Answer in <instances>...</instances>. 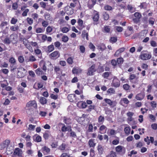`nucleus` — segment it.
<instances>
[{
	"instance_id": "obj_1",
	"label": "nucleus",
	"mask_w": 157,
	"mask_h": 157,
	"mask_svg": "<svg viewBox=\"0 0 157 157\" xmlns=\"http://www.w3.org/2000/svg\"><path fill=\"white\" fill-rule=\"evenodd\" d=\"M31 107H33L35 108H37V104L35 101H30L27 102L26 104L25 109L27 110H29V109H27L26 108H29Z\"/></svg>"
},
{
	"instance_id": "obj_2",
	"label": "nucleus",
	"mask_w": 157,
	"mask_h": 157,
	"mask_svg": "<svg viewBox=\"0 0 157 157\" xmlns=\"http://www.w3.org/2000/svg\"><path fill=\"white\" fill-rule=\"evenodd\" d=\"M22 150L21 149L17 147L15 149L13 155L17 156L20 157L22 156Z\"/></svg>"
},
{
	"instance_id": "obj_3",
	"label": "nucleus",
	"mask_w": 157,
	"mask_h": 157,
	"mask_svg": "<svg viewBox=\"0 0 157 157\" xmlns=\"http://www.w3.org/2000/svg\"><path fill=\"white\" fill-rule=\"evenodd\" d=\"M10 141L8 140H6L0 144V149L2 150L4 149L8 146Z\"/></svg>"
},
{
	"instance_id": "obj_4",
	"label": "nucleus",
	"mask_w": 157,
	"mask_h": 157,
	"mask_svg": "<svg viewBox=\"0 0 157 157\" xmlns=\"http://www.w3.org/2000/svg\"><path fill=\"white\" fill-rule=\"evenodd\" d=\"M112 84L113 86L115 87H117L120 86V82L119 81L116 77H114L113 81Z\"/></svg>"
},
{
	"instance_id": "obj_5",
	"label": "nucleus",
	"mask_w": 157,
	"mask_h": 157,
	"mask_svg": "<svg viewBox=\"0 0 157 157\" xmlns=\"http://www.w3.org/2000/svg\"><path fill=\"white\" fill-rule=\"evenodd\" d=\"M95 65H92L88 69V72L87 74L89 75H92L94 72L96 71V70L94 69Z\"/></svg>"
},
{
	"instance_id": "obj_6",
	"label": "nucleus",
	"mask_w": 157,
	"mask_h": 157,
	"mask_svg": "<svg viewBox=\"0 0 157 157\" xmlns=\"http://www.w3.org/2000/svg\"><path fill=\"white\" fill-rule=\"evenodd\" d=\"M140 58L143 60H147L150 59L151 57V55L147 53H143L140 56Z\"/></svg>"
},
{
	"instance_id": "obj_7",
	"label": "nucleus",
	"mask_w": 157,
	"mask_h": 157,
	"mask_svg": "<svg viewBox=\"0 0 157 157\" xmlns=\"http://www.w3.org/2000/svg\"><path fill=\"white\" fill-rule=\"evenodd\" d=\"M104 100L106 103L113 107L116 105V103L115 101H112L109 99L105 98L104 99Z\"/></svg>"
},
{
	"instance_id": "obj_8",
	"label": "nucleus",
	"mask_w": 157,
	"mask_h": 157,
	"mask_svg": "<svg viewBox=\"0 0 157 157\" xmlns=\"http://www.w3.org/2000/svg\"><path fill=\"white\" fill-rule=\"evenodd\" d=\"M41 150L44 155L48 154L50 151V148L46 146L43 147L41 148Z\"/></svg>"
},
{
	"instance_id": "obj_9",
	"label": "nucleus",
	"mask_w": 157,
	"mask_h": 157,
	"mask_svg": "<svg viewBox=\"0 0 157 157\" xmlns=\"http://www.w3.org/2000/svg\"><path fill=\"white\" fill-rule=\"evenodd\" d=\"M50 56L51 58H57L59 56L60 54L58 51H56L51 53Z\"/></svg>"
},
{
	"instance_id": "obj_10",
	"label": "nucleus",
	"mask_w": 157,
	"mask_h": 157,
	"mask_svg": "<svg viewBox=\"0 0 157 157\" xmlns=\"http://www.w3.org/2000/svg\"><path fill=\"white\" fill-rule=\"evenodd\" d=\"M125 48L124 47L120 48L114 54V56L116 57L118 56L119 54L123 52Z\"/></svg>"
},
{
	"instance_id": "obj_11",
	"label": "nucleus",
	"mask_w": 157,
	"mask_h": 157,
	"mask_svg": "<svg viewBox=\"0 0 157 157\" xmlns=\"http://www.w3.org/2000/svg\"><path fill=\"white\" fill-rule=\"evenodd\" d=\"M97 149L98 151V153L100 155L103 154L104 151V148L101 145L99 144L98 145Z\"/></svg>"
},
{
	"instance_id": "obj_12",
	"label": "nucleus",
	"mask_w": 157,
	"mask_h": 157,
	"mask_svg": "<svg viewBox=\"0 0 157 157\" xmlns=\"http://www.w3.org/2000/svg\"><path fill=\"white\" fill-rule=\"evenodd\" d=\"M88 144L90 147H94L96 145V143H94V140L92 139L89 140Z\"/></svg>"
},
{
	"instance_id": "obj_13",
	"label": "nucleus",
	"mask_w": 157,
	"mask_h": 157,
	"mask_svg": "<svg viewBox=\"0 0 157 157\" xmlns=\"http://www.w3.org/2000/svg\"><path fill=\"white\" fill-rule=\"evenodd\" d=\"M76 95L75 94H69L67 96V98L70 102H73L74 99Z\"/></svg>"
},
{
	"instance_id": "obj_14",
	"label": "nucleus",
	"mask_w": 157,
	"mask_h": 157,
	"mask_svg": "<svg viewBox=\"0 0 157 157\" xmlns=\"http://www.w3.org/2000/svg\"><path fill=\"white\" fill-rule=\"evenodd\" d=\"M36 59L33 55L30 56L28 59H26L25 61L27 62H34L36 60Z\"/></svg>"
},
{
	"instance_id": "obj_15",
	"label": "nucleus",
	"mask_w": 157,
	"mask_h": 157,
	"mask_svg": "<svg viewBox=\"0 0 157 157\" xmlns=\"http://www.w3.org/2000/svg\"><path fill=\"white\" fill-rule=\"evenodd\" d=\"M144 95L142 94H137L136 97V99L138 100H141L144 98Z\"/></svg>"
},
{
	"instance_id": "obj_16",
	"label": "nucleus",
	"mask_w": 157,
	"mask_h": 157,
	"mask_svg": "<svg viewBox=\"0 0 157 157\" xmlns=\"http://www.w3.org/2000/svg\"><path fill=\"white\" fill-rule=\"evenodd\" d=\"M82 36L83 38H84L86 36V40H89L88 34L86 32V30H84L82 31Z\"/></svg>"
},
{
	"instance_id": "obj_17",
	"label": "nucleus",
	"mask_w": 157,
	"mask_h": 157,
	"mask_svg": "<svg viewBox=\"0 0 157 157\" xmlns=\"http://www.w3.org/2000/svg\"><path fill=\"white\" fill-rule=\"evenodd\" d=\"M109 134V135L113 136L115 135L117 133L116 131L113 129H110L108 130Z\"/></svg>"
},
{
	"instance_id": "obj_18",
	"label": "nucleus",
	"mask_w": 157,
	"mask_h": 157,
	"mask_svg": "<svg viewBox=\"0 0 157 157\" xmlns=\"http://www.w3.org/2000/svg\"><path fill=\"white\" fill-rule=\"evenodd\" d=\"M111 29V27L109 26L105 25L104 27V31L106 33H109Z\"/></svg>"
},
{
	"instance_id": "obj_19",
	"label": "nucleus",
	"mask_w": 157,
	"mask_h": 157,
	"mask_svg": "<svg viewBox=\"0 0 157 157\" xmlns=\"http://www.w3.org/2000/svg\"><path fill=\"white\" fill-rule=\"evenodd\" d=\"M99 19V15L98 13H96L93 17V19L94 21H97Z\"/></svg>"
},
{
	"instance_id": "obj_20",
	"label": "nucleus",
	"mask_w": 157,
	"mask_h": 157,
	"mask_svg": "<svg viewBox=\"0 0 157 157\" xmlns=\"http://www.w3.org/2000/svg\"><path fill=\"white\" fill-rule=\"evenodd\" d=\"M3 42L5 44H9L11 42L9 38L7 36H6Z\"/></svg>"
},
{
	"instance_id": "obj_21",
	"label": "nucleus",
	"mask_w": 157,
	"mask_h": 157,
	"mask_svg": "<svg viewBox=\"0 0 157 157\" xmlns=\"http://www.w3.org/2000/svg\"><path fill=\"white\" fill-rule=\"evenodd\" d=\"M111 74V72H105L103 74L102 76L104 78H107Z\"/></svg>"
},
{
	"instance_id": "obj_22",
	"label": "nucleus",
	"mask_w": 157,
	"mask_h": 157,
	"mask_svg": "<svg viewBox=\"0 0 157 157\" xmlns=\"http://www.w3.org/2000/svg\"><path fill=\"white\" fill-rule=\"evenodd\" d=\"M82 70L80 69H77L75 68H74L72 69V73L73 74H78V73L81 72Z\"/></svg>"
},
{
	"instance_id": "obj_23",
	"label": "nucleus",
	"mask_w": 157,
	"mask_h": 157,
	"mask_svg": "<svg viewBox=\"0 0 157 157\" xmlns=\"http://www.w3.org/2000/svg\"><path fill=\"white\" fill-rule=\"evenodd\" d=\"M107 129V127L104 125H101L100 128V131L103 132V133L105 132Z\"/></svg>"
},
{
	"instance_id": "obj_24",
	"label": "nucleus",
	"mask_w": 157,
	"mask_h": 157,
	"mask_svg": "<svg viewBox=\"0 0 157 157\" xmlns=\"http://www.w3.org/2000/svg\"><path fill=\"white\" fill-rule=\"evenodd\" d=\"M40 101V103L43 105L47 103V100L44 97L41 98Z\"/></svg>"
},
{
	"instance_id": "obj_25",
	"label": "nucleus",
	"mask_w": 157,
	"mask_h": 157,
	"mask_svg": "<svg viewBox=\"0 0 157 157\" xmlns=\"http://www.w3.org/2000/svg\"><path fill=\"white\" fill-rule=\"evenodd\" d=\"M54 50V46L53 44L49 45L48 47V51L50 52Z\"/></svg>"
},
{
	"instance_id": "obj_26",
	"label": "nucleus",
	"mask_w": 157,
	"mask_h": 157,
	"mask_svg": "<svg viewBox=\"0 0 157 157\" xmlns=\"http://www.w3.org/2000/svg\"><path fill=\"white\" fill-rule=\"evenodd\" d=\"M9 62L11 64L13 65L16 64V61L14 58L12 57L9 60Z\"/></svg>"
},
{
	"instance_id": "obj_27",
	"label": "nucleus",
	"mask_w": 157,
	"mask_h": 157,
	"mask_svg": "<svg viewBox=\"0 0 157 157\" xmlns=\"http://www.w3.org/2000/svg\"><path fill=\"white\" fill-rule=\"evenodd\" d=\"M117 60L118 64H122L124 61L122 57L117 58Z\"/></svg>"
},
{
	"instance_id": "obj_28",
	"label": "nucleus",
	"mask_w": 157,
	"mask_h": 157,
	"mask_svg": "<svg viewBox=\"0 0 157 157\" xmlns=\"http://www.w3.org/2000/svg\"><path fill=\"white\" fill-rule=\"evenodd\" d=\"M66 147V144H65L63 143L59 147V149L63 151L65 150Z\"/></svg>"
},
{
	"instance_id": "obj_29",
	"label": "nucleus",
	"mask_w": 157,
	"mask_h": 157,
	"mask_svg": "<svg viewBox=\"0 0 157 157\" xmlns=\"http://www.w3.org/2000/svg\"><path fill=\"white\" fill-rule=\"evenodd\" d=\"M25 76V75L23 74V72L21 71H18L17 72V77L18 78H22Z\"/></svg>"
},
{
	"instance_id": "obj_30",
	"label": "nucleus",
	"mask_w": 157,
	"mask_h": 157,
	"mask_svg": "<svg viewBox=\"0 0 157 157\" xmlns=\"http://www.w3.org/2000/svg\"><path fill=\"white\" fill-rule=\"evenodd\" d=\"M116 149L117 152L121 153L122 151V147L121 146H118L116 147Z\"/></svg>"
},
{
	"instance_id": "obj_31",
	"label": "nucleus",
	"mask_w": 157,
	"mask_h": 157,
	"mask_svg": "<svg viewBox=\"0 0 157 157\" xmlns=\"http://www.w3.org/2000/svg\"><path fill=\"white\" fill-rule=\"evenodd\" d=\"M104 117L101 115L100 116L98 117V121L99 123L102 122V123L104 121Z\"/></svg>"
},
{
	"instance_id": "obj_32",
	"label": "nucleus",
	"mask_w": 157,
	"mask_h": 157,
	"mask_svg": "<svg viewBox=\"0 0 157 157\" xmlns=\"http://www.w3.org/2000/svg\"><path fill=\"white\" fill-rule=\"evenodd\" d=\"M103 16L105 20H107L109 18V14L106 12H105L103 13Z\"/></svg>"
},
{
	"instance_id": "obj_33",
	"label": "nucleus",
	"mask_w": 157,
	"mask_h": 157,
	"mask_svg": "<svg viewBox=\"0 0 157 157\" xmlns=\"http://www.w3.org/2000/svg\"><path fill=\"white\" fill-rule=\"evenodd\" d=\"M18 61L20 63H22L24 61V57L21 56H19L18 57Z\"/></svg>"
},
{
	"instance_id": "obj_34",
	"label": "nucleus",
	"mask_w": 157,
	"mask_h": 157,
	"mask_svg": "<svg viewBox=\"0 0 157 157\" xmlns=\"http://www.w3.org/2000/svg\"><path fill=\"white\" fill-rule=\"evenodd\" d=\"M95 155L94 151L92 148H91L90 151V157H93Z\"/></svg>"
},
{
	"instance_id": "obj_35",
	"label": "nucleus",
	"mask_w": 157,
	"mask_h": 157,
	"mask_svg": "<svg viewBox=\"0 0 157 157\" xmlns=\"http://www.w3.org/2000/svg\"><path fill=\"white\" fill-rule=\"evenodd\" d=\"M67 61L68 63L71 64L73 63V59L71 57H69L67 59Z\"/></svg>"
},
{
	"instance_id": "obj_36",
	"label": "nucleus",
	"mask_w": 157,
	"mask_h": 157,
	"mask_svg": "<svg viewBox=\"0 0 157 157\" xmlns=\"http://www.w3.org/2000/svg\"><path fill=\"white\" fill-rule=\"evenodd\" d=\"M117 39L116 37H112L110 38V42H112V43H113L116 42L117 41Z\"/></svg>"
},
{
	"instance_id": "obj_37",
	"label": "nucleus",
	"mask_w": 157,
	"mask_h": 157,
	"mask_svg": "<svg viewBox=\"0 0 157 157\" xmlns=\"http://www.w3.org/2000/svg\"><path fill=\"white\" fill-rule=\"evenodd\" d=\"M127 8L128 10L131 11V13H133L134 11V10H133V8L132 6L128 5L127 6Z\"/></svg>"
},
{
	"instance_id": "obj_38",
	"label": "nucleus",
	"mask_w": 157,
	"mask_h": 157,
	"mask_svg": "<svg viewBox=\"0 0 157 157\" xmlns=\"http://www.w3.org/2000/svg\"><path fill=\"white\" fill-rule=\"evenodd\" d=\"M51 136L50 133L47 131L44 134V137H48Z\"/></svg>"
},
{
	"instance_id": "obj_39",
	"label": "nucleus",
	"mask_w": 157,
	"mask_h": 157,
	"mask_svg": "<svg viewBox=\"0 0 157 157\" xmlns=\"http://www.w3.org/2000/svg\"><path fill=\"white\" fill-rule=\"evenodd\" d=\"M134 16L136 18L140 19L141 17V15L139 13L136 12L134 14Z\"/></svg>"
},
{
	"instance_id": "obj_40",
	"label": "nucleus",
	"mask_w": 157,
	"mask_h": 157,
	"mask_svg": "<svg viewBox=\"0 0 157 157\" xmlns=\"http://www.w3.org/2000/svg\"><path fill=\"white\" fill-rule=\"evenodd\" d=\"M19 27L18 26H12L10 27V29L13 31H15L17 30H18L19 29Z\"/></svg>"
},
{
	"instance_id": "obj_41",
	"label": "nucleus",
	"mask_w": 157,
	"mask_h": 157,
	"mask_svg": "<svg viewBox=\"0 0 157 157\" xmlns=\"http://www.w3.org/2000/svg\"><path fill=\"white\" fill-rule=\"evenodd\" d=\"M68 40V38L67 36H63L62 38V40L64 42H67Z\"/></svg>"
},
{
	"instance_id": "obj_42",
	"label": "nucleus",
	"mask_w": 157,
	"mask_h": 157,
	"mask_svg": "<svg viewBox=\"0 0 157 157\" xmlns=\"http://www.w3.org/2000/svg\"><path fill=\"white\" fill-rule=\"evenodd\" d=\"M26 19L27 22L29 24L31 25L33 24V20L32 18L28 17Z\"/></svg>"
},
{
	"instance_id": "obj_43",
	"label": "nucleus",
	"mask_w": 157,
	"mask_h": 157,
	"mask_svg": "<svg viewBox=\"0 0 157 157\" xmlns=\"http://www.w3.org/2000/svg\"><path fill=\"white\" fill-rule=\"evenodd\" d=\"M95 106L94 105H90L88 106V109H87L88 111H91L92 109H94Z\"/></svg>"
},
{
	"instance_id": "obj_44",
	"label": "nucleus",
	"mask_w": 157,
	"mask_h": 157,
	"mask_svg": "<svg viewBox=\"0 0 157 157\" xmlns=\"http://www.w3.org/2000/svg\"><path fill=\"white\" fill-rule=\"evenodd\" d=\"M14 65H13V64H11V65H10V67L11 68L10 71H14L15 69H16V66Z\"/></svg>"
},
{
	"instance_id": "obj_45",
	"label": "nucleus",
	"mask_w": 157,
	"mask_h": 157,
	"mask_svg": "<svg viewBox=\"0 0 157 157\" xmlns=\"http://www.w3.org/2000/svg\"><path fill=\"white\" fill-rule=\"evenodd\" d=\"M42 72L41 69L40 68H38L36 71V74L39 75Z\"/></svg>"
},
{
	"instance_id": "obj_46",
	"label": "nucleus",
	"mask_w": 157,
	"mask_h": 157,
	"mask_svg": "<svg viewBox=\"0 0 157 157\" xmlns=\"http://www.w3.org/2000/svg\"><path fill=\"white\" fill-rule=\"evenodd\" d=\"M1 71L5 75L7 74L9 72L8 70L7 69H3Z\"/></svg>"
},
{
	"instance_id": "obj_47",
	"label": "nucleus",
	"mask_w": 157,
	"mask_h": 157,
	"mask_svg": "<svg viewBox=\"0 0 157 157\" xmlns=\"http://www.w3.org/2000/svg\"><path fill=\"white\" fill-rule=\"evenodd\" d=\"M63 126L61 128V130L63 132H65L68 130V128L66 127L64 124H63Z\"/></svg>"
},
{
	"instance_id": "obj_48",
	"label": "nucleus",
	"mask_w": 157,
	"mask_h": 157,
	"mask_svg": "<svg viewBox=\"0 0 157 157\" xmlns=\"http://www.w3.org/2000/svg\"><path fill=\"white\" fill-rule=\"evenodd\" d=\"M115 91L114 90V89L112 88H110L109 89L107 90V93H114Z\"/></svg>"
},
{
	"instance_id": "obj_49",
	"label": "nucleus",
	"mask_w": 157,
	"mask_h": 157,
	"mask_svg": "<svg viewBox=\"0 0 157 157\" xmlns=\"http://www.w3.org/2000/svg\"><path fill=\"white\" fill-rule=\"evenodd\" d=\"M104 8L105 10H110L112 9V7L108 5H105L104 7Z\"/></svg>"
},
{
	"instance_id": "obj_50",
	"label": "nucleus",
	"mask_w": 157,
	"mask_h": 157,
	"mask_svg": "<svg viewBox=\"0 0 157 157\" xmlns=\"http://www.w3.org/2000/svg\"><path fill=\"white\" fill-rule=\"evenodd\" d=\"M116 29L118 32H121L123 31V29L121 27L117 26L116 27Z\"/></svg>"
},
{
	"instance_id": "obj_51",
	"label": "nucleus",
	"mask_w": 157,
	"mask_h": 157,
	"mask_svg": "<svg viewBox=\"0 0 157 157\" xmlns=\"http://www.w3.org/2000/svg\"><path fill=\"white\" fill-rule=\"evenodd\" d=\"M83 21L81 19H79L78 21V25L80 27H82Z\"/></svg>"
},
{
	"instance_id": "obj_52",
	"label": "nucleus",
	"mask_w": 157,
	"mask_h": 157,
	"mask_svg": "<svg viewBox=\"0 0 157 157\" xmlns=\"http://www.w3.org/2000/svg\"><path fill=\"white\" fill-rule=\"evenodd\" d=\"M29 10L28 9H26L22 13V15L23 16H26L27 15V13L29 12Z\"/></svg>"
},
{
	"instance_id": "obj_53",
	"label": "nucleus",
	"mask_w": 157,
	"mask_h": 157,
	"mask_svg": "<svg viewBox=\"0 0 157 157\" xmlns=\"http://www.w3.org/2000/svg\"><path fill=\"white\" fill-rule=\"evenodd\" d=\"M69 30L68 28L67 27H64L62 28V31L63 33H67L68 31Z\"/></svg>"
},
{
	"instance_id": "obj_54",
	"label": "nucleus",
	"mask_w": 157,
	"mask_h": 157,
	"mask_svg": "<svg viewBox=\"0 0 157 157\" xmlns=\"http://www.w3.org/2000/svg\"><path fill=\"white\" fill-rule=\"evenodd\" d=\"M123 88L125 90H128L129 88V86L128 84H125L123 86Z\"/></svg>"
},
{
	"instance_id": "obj_55",
	"label": "nucleus",
	"mask_w": 157,
	"mask_h": 157,
	"mask_svg": "<svg viewBox=\"0 0 157 157\" xmlns=\"http://www.w3.org/2000/svg\"><path fill=\"white\" fill-rule=\"evenodd\" d=\"M17 21V19H15L14 18H12L11 21V23L13 24H15Z\"/></svg>"
},
{
	"instance_id": "obj_56",
	"label": "nucleus",
	"mask_w": 157,
	"mask_h": 157,
	"mask_svg": "<svg viewBox=\"0 0 157 157\" xmlns=\"http://www.w3.org/2000/svg\"><path fill=\"white\" fill-rule=\"evenodd\" d=\"M60 157H71L68 154L66 153H62L60 155Z\"/></svg>"
},
{
	"instance_id": "obj_57",
	"label": "nucleus",
	"mask_w": 157,
	"mask_h": 157,
	"mask_svg": "<svg viewBox=\"0 0 157 157\" xmlns=\"http://www.w3.org/2000/svg\"><path fill=\"white\" fill-rule=\"evenodd\" d=\"M80 50L81 52L82 53H84L85 52V47L83 46H80Z\"/></svg>"
},
{
	"instance_id": "obj_58",
	"label": "nucleus",
	"mask_w": 157,
	"mask_h": 157,
	"mask_svg": "<svg viewBox=\"0 0 157 157\" xmlns=\"http://www.w3.org/2000/svg\"><path fill=\"white\" fill-rule=\"evenodd\" d=\"M32 16L34 20H36L38 17V15L36 13L32 14Z\"/></svg>"
},
{
	"instance_id": "obj_59",
	"label": "nucleus",
	"mask_w": 157,
	"mask_h": 157,
	"mask_svg": "<svg viewBox=\"0 0 157 157\" xmlns=\"http://www.w3.org/2000/svg\"><path fill=\"white\" fill-rule=\"evenodd\" d=\"M124 131L126 133L128 134L130 132V129L128 127H126L124 129Z\"/></svg>"
},
{
	"instance_id": "obj_60",
	"label": "nucleus",
	"mask_w": 157,
	"mask_h": 157,
	"mask_svg": "<svg viewBox=\"0 0 157 157\" xmlns=\"http://www.w3.org/2000/svg\"><path fill=\"white\" fill-rule=\"evenodd\" d=\"M52 30V28L51 26H48L46 28V31L48 33H50Z\"/></svg>"
},
{
	"instance_id": "obj_61",
	"label": "nucleus",
	"mask_w": 157,
	"mask_h": 157,
	"mask_svg": "<svg viewBox=\"0 0 157 157\" xmlns=\"http://www.w3.org/2000/svg\"><path fill=\"white\" fill-rule=\"evenodd\" d=\"M110 157H116V153L114 152L113 151H111L110 152Z\"/></svg>"
},
{
	"instance_id": "obj_62",
	"label": "nucleus",
	"mask_w": 157,
	"mask_h": 157,
	"mask_svg": "<svg viewBox=\"0 0 157 157\" xmlns=\"http://www.w3.org/2000/svg\"><path fill=\"white\" fill-rule=\"evenodd\" d=\"M81 102H82L81 107L82 108H85L87 107V105H86V102L82 101H81Z\"/></svg>"
},
{
	"instance_id": "obj_63",
	"label": "nucleus",
	"mask_w": 157,
	"mask_h": 157,
	"mask_svg": "<svg viewBox=\"0 0 157 157\" xmlns=\"http://www.w3.org/2000/svg\"><path fill=\"white\" fill-rule=\"evenodd\" d=\"M122 100L125 104H128L129 102V101L126 98H124Z\"/></svg>"
},
{
	"instance_id": "obj_64",
	"label": "nucleus",
	"mask_w": 157,
	"mask_h": 157,
	"mask_svg": "<svg viewBox=\"0 0 157 157\" xmlns=\"http://www.w3.org/2000/svg\"><path fill=\"white\" fill-rule=\"evenodd\" d=\"M152 128L154 130L157 129V124L155 123L151 125Z\"/></svg>"
}]
</instances>
